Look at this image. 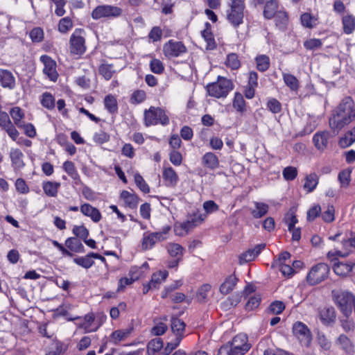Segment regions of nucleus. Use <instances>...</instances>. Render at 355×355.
<instances>
[{
    "instance_id": "f257e3e1",
    "label": "nucleus",
    "mask_w": 355,
    "mask_h": 355,
    "mask_svg": "<svg viewBox=\"0 0 355 355\" xmlns=\"http://www.w3.org/2000/svg\"><path fill=\"white\" fill-rule=\"evenodd\" d=\"M250 347L247 335L239 334L234 337L230 344L222 346L217 355H244Z\"/></svg>"
},
{
    "instance_id": "f03ea898",
    "label": "nucleus",
    "mask_w": 355,
    "mask_h": 355,
    "mask_svg": "<svg viewBox=\"0 0 355 355\" xmlns=\"http://www.w3.org/2000/svg\"><path fill=\"white\" fill-rule=\"evenodd\" d=\"M332 295L336 304L346 317L351 315L355 306V296L347 291H333Z\"/></svg>"
},
{
    "instance_id": "7ed1b4c3",
    "label": "nucleus",
    "mask_w": 355,
    "mask_h": 355,
    "mask_svg": "<svg viewBox=\"0 0 355 355\" xmlns=\"http://www.w3.org/2000/svg\"><path fill=\"white\" fill-rule=\"evenodd\" d=\"M206 88L209 96L217 98H225L234 89V84L231 80L218 76L217 80L208 84Z\"/></svg>"
},
{
    "instance_id": "20e7f679",
    "label": "nucleus",
    "mask_w": 355,
    "mask_h": 355,
    "mask_svg": "<svg viewBox=\"0 0 355 355\" xmlns=\"http://www.w3.org/2000/svg\"><path fill=\"white\" fill-rule=\"evenodd\" d=\"M244 9V0H232L230 8L227 10V19L234 28L243 23Z\"/></svg>"
},
{
    "instance_id": "39448f33",
    "label": "nucleus",
    "mask_w": 355,
    "mask_h": 355,
    "mask_svg": "<svg viewBox=\"0 0 355 355\" xmlns=\"http://www.w3.org/2000/svg\"><path fill=\"white\" fill-rule=\"evenodd\" d=\"M144 122L146 126L154 125L157 123L166 125L169 123V118L162 108L151 106L144 112Z\"/></svg>"
},
{
    "instance_id": "423d86ee",
    "label": "nucleus",
    "mask_w": 355,
    "mask_h": 355,
    "mask_svg": "<svg viewBox=\"0 0 355 355\" xmlns=\"http://www.w3.org/2000/svg\"><path fill=\"white\" fill-rule=\"evenodd\" d=\"M329 270L327 263H319L311 267L306 277V280L311 286L317 285L327 278Z\"/></svg>"
},
{
    "instance_id": "0eeeda50",
    "label": "nucleus",
    "mask_w": 355,
    "mask_h": 355,
    "mask_svg": "<svg viewBox=\"0 0 355 355\" xmlns=\"http://www.w3.org/2000/svg\"><path fill=\"white\" fill-rule=\"evenodd\" d=\"M205 218L206 214H202L198 210L194 211L192 214L188 216L187 220L182 223L180 227H175V234L179 236L187 234L193 228L200 225Z\"/></svg>"
},
{
    "instance_id": "6e6552de",
    "label": "nucleus",
    "mask_w": 355,
    "mask_h": 355,
    "mask_svg": "<svg viewBox=\"0 0 355 355\" xmlns=\"http://www.w3.org/2000/svg\"><path fill=\"white\" fill-rule=\"evenodd\" d=\"M121 8L112 5H101L96 7L92 12V17L94 19L101 18H117L122 15Z\"/></svg>"
},
{
    "instance_id": "1a4fd4ad",
    "label": "nucleus",
    "mask_w": 355,
    "mask_h": 355,
    "mask_svg": "<svg viewBox=\"0 0 355 355\" xmlns=\"http://www.w3.org/2000/svg\"><path fill=\"white\" fill-rule=\"evenodd\" d=\"M294 336L299 340L301 345L309 347L312 341V334L309 327L302 322H296L292 328Z\"/></svg>"
},
{
    "instance_id": "9d476101",
    "label": "nucleus",
    "mask_w": 355,
    "mask_h": 355,
    "mask_svg": "<svg viewBox=\"0 0 355 355\" xmlns=\"http://www.w3.org/2000/svg\"><path fill=\"white\" fill-rule=\"evenodd\" d=\"M84 31L80 28H76L70 37V52L74 55H82L86 51L85 44V38L83 37Z\"/></svg>"
},
{
    "instance_id": "9b49d317",
    "label": "nucleus",
    "mask_w": 355,
    "mask_h": 355,
    "mask_svg": "<svg viewBox=\"0 0 355 355\" xmlns=\"http://www.w3.org/2000/svg\"><path fill=\"white\" fill-rule=\"evenodd\" d=\"M163 51L166 57L175 58L185 53L187 48L181 42L171 40L164 45Z\"/></svg>"
},
{
    "instance_id": "f8f14e48",
    "label": "nucleus",
    "mask_w": 355,
    "mask_h": 355,
    "mask_svg": "<svg viewBox=\"0 0 355 355\" xmlns=\"http://www.w3.org/2000/svg\"><path fill=\"white\" fill-rule=\"evenodd\" d=\"M77 320H81V322L78 324V328L83 329L84 333H91L96 331L101 326V324H96L95 318L93 313H87L82 319L79 317L76 318ZM73 320H76L74 318Z\"/></svg>"
},
{
    "instance_id": "ddd939ff",
    "label": "nucleus",
    "mask_w": 355,
    "mask_h": 355,
    "mask_svg": "<svg viewBox=\"0 0 355 355\" xmlns=\"http://www.w3.org/2000/svg\"><path fill=\"white\" fill-rule=\"evenodd\" d=\"M352 121L350 116H345L334 112L333 116L329 119V126L336 135L343 128Z\"/></svg>"
},
{
    "instance_id": "4468645a",
    "label": "nucleus",
    "mask_w": 355,
    "mask_h": 355,
    "mask_svg": "<svg viewBox=\"0 0 355 355\" xmlns=\"http://www.w3.org/2000/svg\"><path fill=\"white\" fill-rule=\"evenodd\" d=\"M40 61L44 64V73L52 81H56L58 74L56 71L55 62L49 55H43L40 57Z\"/></svg>"
},
{
    "instance_id": "2eb2a0df",
    "label": "nucleus",
    "mask_w": 355,
    "mask_h": 355,
    "mask_svg": "<svg viewBox=\"0 0 355 355\" xmlns=\"http://www.w3.org/2000/svg\"><path fill=\"white\" fill-rule=\"evenodd\" d=\"M334 112L345 116H349L352 121L354 120L355 110L354 109L353 99L349 96L345 97Z\"/></svg>"
},
{
    "instance_id": "dca6fc26",
    "label": "nucleus",
    "mask_w": 355,
    "mask_h": 355,
    "mask_svg": "<svg viewBox=\"0 0 355 355\" xmlns=\"http://www.w3.org/2000/svg\"><path fill=\"white\" fill-rule=\"evenodd\" d=\"M266 248L265 243H260L252 249H249L239 256V263L243 264L253 261Z\"/></svg>"
},
{
    "instance_id": "f3484780",
    "label": "nucleus",
    "mask_w": 355,
    "mask_h": 355,
    "mask_svg": "<svg viewBox=\"0 0 355 355\" xmlns=\"http://www.w3.org/2000/svg\"><path fill=\"white\" fill-rule=\"evenodd\" d=\"M24 157L23 153L19 148L10 149V158L14 170H20L24 167Z\"/></svg>"
},
{
    "instance_id": "a211bd4d",
    "label": "nucleus",
    "mask_w": 355,
    "mask_h": 355,
    "mask_svg": "<svg viewBox=\"0 0 355 355\" xmlns=\"http://www.w3.org/2000/svg\"><path fill=\"white\" fill-rule=\"evenodd\" d=\"M80 210L83 215L89 217L94 223L99 222L102 218L99 210L90 204L85 203L82 205Z\"/></svg>"
},
{
    "instance_id": "6ab92c4d",
    "label": "nucleus",
    "mask_w": 355,
    "mask_h": 355,
    "mask_svg": "<svg viewBox=\"0 0 355 355\" xmlns=\"http://www.w3.org/2000/svg\"><path fill=\"white\" fill-rule=\"evenodd\" d=\"M147 353L148 355H166L162 340L157 338L150 340L147 345Z\"/></svg>"
},
{
    "instance_id": "aec40b11",
    "label": "nucleus",
    "mask_w": 355,
    "mask_h": 355,
    "mask_svg": "<svg viewBox=\"0 0 355 355\" xmlns=\"http://www.w3.org/2000/svg\"><path fill=\"white\" fill-rule=\"evenodd\" d=\"M329 137V132L327 131L315 133L313 138L315 146L318 150H323L327 147Z\"/></svg>"
},
{
    "instance_id": "412c9836",
    "label": "nucleus",
    "mask_w": 355,
    "mask_h": 355,
    "mask_svg": "<svg viewBox=\"0 0 355 355\" xmlns=\"http://www.w3.org/2000/svg\"><path fill=\"white\" fill-rule=\"evenodd\" d=\"M0 84L4 88L13 89L15 86V79L12 73L8 70L1 69Z\"/></svg>"
},
{
    "instance_id": "4be33fe9",
    "label": "nucleus",
    "mask_w": 355,
    "mask_h": 355,
    "mask_svg": "<svg viewBox=\"0 0 355 355\" xmlns=\"http://www.w3.org/2000/svg\"><path fill=\"white\" fill-rule=\"evenodd\" d=\"M320 319L325 325H329L336 320V312L333 307L324 308L320 311Z\"/></svg>"
},
{
    "instance_id": "5701e85b",
    "label": "nucleus",
    "mask_w": 355,
    "mask_h": 355,
    "mask_svg": "<svg viewBox=\"0 0 355 355\" xmlns=\"http://www.w3.org/2000/svg\"><path fill=\"white\" fill-rule=\"evenodd\" d=\"M202 164L211 170H214L219 166L218 157L211 152L206 153L202 157Z\"/></svg>"
},
{
    "instance_id": "b1692460",
    "label": "nucleus",
    "mask_w": 355,
    "mask_h": 355,
    "mask_svg": "<svg viewBox=\"0 0 355 355\" xmlns=\"http://www.w3.org/2000/svg\"><path fill=\"white\" fill-rule=\"evenodd\" d=\"M121 198L123 200L126 206L131 209L136 208L139 200V197L134 192L128 191H123L121 193Z\"/></svg>"
},
{
    "instance_id": "393cba45",
    "label": "nucleus",
    "mask_w": 355,
    "mask_h": 355,
    "mask_svg": "<svg viewBox=\"0 0 355 355\" xmlns=\"http://www.w3.org/2000/svg\"><path fill=\"white\" fill-rule=\"evenodd\" d=\"M205 29L201 32L202 36L207 42V49H214L216 48V42L211 33V26L209 22L205 24Z\"/></svg>"
},
{
    "instance_id": "a878e982",
    "label": "nucleus",
    "mask_w": 355,
    "mask_h": 355,
    "mask_svg": "<svg viewBox=\"0 0 355 355\" xmlns=\"http://www.w3.org/2000/svg\"><path fill=\"white\" fill-rule=\"evenodd\" d=\"M67 349V345L64 343L55 340L49 347L46 355H61Z\"/></svg>"
},
{
    "instance_id": "bb28decb",
    "label": "nucleus",
    "mask_w": 355,
    "mask_h": 355,
    "mask_svg": "<svg viewBox=\"0 0 355 355\" xmlns=\"http://www.w3.org/2000/svg\"><path fill=\"white\" fill-rule=\"evenodd\" d=\"M238 279L234 275H231L226 278L220 286V292L223 295L229 294L235 287Z\"/></svg>"
},
{
    "instance_id": "cd10ccee",
    "label": "nucleus",
    "mask_w": 355,
    "mask_h": 355,
    "mask_svg": "<svg viewBox=\"0 0 355 355\" xmlns=\"http://www.w3.org/2000/svg\"><path fill=\"white\" fill-rule=\"evenodd\" d=\"M163 178L168 187H175L178 182V176L172 167H168L163 171Z\"/></svg>"
},
{
    "instance_id": "c85d7f7f",
    "label": "nucleus",
    "mask_w": 355,
    "mask_h": 355,
    "mask_svg": "<svg viewBox=\"0 0 355 355\" xmlns=\"http://www.w3.org/2000/svg\"><path fill=\"white\" fill-rule=\"evenodd\" d=\"M132 327L116 330L111 334V341L116 344L122 340H125L132 331Z\"/></svg>"
},
{
    "instance_id": "c756f323",
    "label": "nucleus",
    "mask_w": 355,
    "mask_h": 355,
    "mask_svg": "<svg viewBox=\"0 0 355 355\" xmlns=\"http://www.w3.org/2000/svg\"><path fill=\"white\" fill-rule=\"evenodd\" d=\"M65 245L71 251L78 253L85 252V248L80 241L76 237H70L65 241Z\"/></svg>"
},
{
    "instance_id": "7c9ffc66",
    "label": "nucleus",
    "mask_w": 355,
    "mask_h": 355,
    "mask_svg": "<svg viewBox=\"0 0 355 355\" xmlns=\"http://www.w3.org/2000/svg\"><path fill=\"white\" fill-rule=\"evenodd\" d=\"M62 168L64 171L76 181V184L81 183L80 175L76 169L74 164L71 161L64 162Z\"/></svg>"
},
{
    "instance_id": "2f4dec72",
    "label": "nucleus",
    "mask_w": 355,
    "mask_h": 355,
    "mask_svg": "<svg viewBox=\"0 0 355 355\" xmlns=\"http://www.w3.org/2000/svg\"><path fill=\"white\" fill-rule=\"evenodd\" d=\"M278 8V3L276 0H270L266 3L263 16L268 19H272L277 14Z\"/></svg>"
},
{
    "instance_id": "473e14b6",
    "label": "nucleus",
    "mask_w": 355,
    "mask_h": 355,
    "mask_svg": "<svg viewBox=\"0 0 355 355\" xmlns=\"http://www.w3.org/2000/svg\"><path fill=\"white\" fill-rule=\"evenodd\" d=\"M60 187V182L47 181L42 184L44 193L50 197H55Z\"/></svg>"
},
{
    "instance_id": "72a5a7b5",
    "label": "nucleus",
    "mask_w": 355,
    "mask_h": 355,
    "mask_svg": "<svg viewBox=\"0 0 355 355\" xmlns=\"http://www.w3.org/2000/svg\"><path fill=\"white\" fill-rule=\"evenodd\" d=\"M168 272L166 270H160L153 273L150 282L148 283L153 288H157L168 277Z\"/></svg>"
},
{
    "instance_id": "f704fd0d",
    "label": "nucleus",
    "mask_w": 355,
    "mask_h": 355,
    "mask_svg": "<svg viewBox=\"0 0 355 355\" xmlns=\"http://www.w3.org/2000/svg\"><path fill=\"white\" fill-rule=\"evenodd\" d=\"M166 249L171 257L182 259L184 248L182 245L175 243H170L166 245Z\"/></svg>"
},
{
    "instance_id": "c9c22d12",
    "label": "nucleus",
    "mask_w": 355,
    "mask_h": 355,
    "mask_svg": "<svg viewBox=\"0 0 355 355\" xmlns=\"http://www.w3.org/2000/svg\"><path fill=\"white\" fill-rule=\"evenodd\" d=\"M355 142V127L347 131L345 135L340 138L339 146L341 148H347Z\"/></svg>"
},
{
    "instance_id": "e433bc0d",
    "label": "nucleus",
    "mask_w": 355,
    "mask_h": 355,
    "mask_svg": "<svg viewBox=\"0 0 355 355\" xmlns=\"http://www.w3.org/2000/svg\"><path fill=\"white\" fill-rule=\"evenodd\" d=\"M333 270L337 275L346 276L352 271V266L347 263L337 262L334 264Z\"/></svg>"
},
{
    "instance_id": "4c0bfd02",
    "label": "nucleus",
    "mask_w": 355,
    "mask_h": 355,
    "mask_svg": "<svg viewBox=\"0 0 355 355\" xmlns=\"http://www.w3.org/2000/svg\"><path fill=\"white\" fill-rule=\"evenodd\" d=\"M254 209L251 210V214L255 218H259L265 216L268 211V205L263 202H254Z\"/></svg>"
},
{
    "instance_id": "58836bf2",
    "label": "nucleus",
    "mask_w": 355,
    "mask_h": 355,
    "mask_svg": "<svg viewBox=\"0 0 355 355\" xmlns=\"http://www.w3.org/2000/svg\"><path fill=\"white\" fill-rule=\"evenodd\" d=\"M104 105L106 110L110 114L116 113L118 111V104L116 98L111 95H107L104 98Z\"/></svg>"
},
{
    "instance_id": "ea45409f",
    "label": "nucleus",
    "mask_w": 355,
    "mask_h": 355,
    "mask_svg": "<svg viewBox=\"0 0 355 355\" xmlns=\"http://www.w3.org/2000/svg\"><path fill=\"white\" fill-rule=\"evenodd\" d=\"M10 114L18 128H21L24 121L21 119L24 117L23 110L19 107H15L10 110Z\"/></svg>"
},
{
    "instance_id": "a19ab883",
    "label": "nucleus",
    "mask_w": 355,
    "mask_h": 355,
    "mask_svg": "<svg viewBox=\"0 0 355 355\" xmlns=\"http://www.w3.org/2000/svg\"><path fill=\"white\" fill-rule=\"evenodd\" d=\"M343 30L346 34H351L355 30V17L347 15L343 18Z\"/></svg>"
},
{
    "instance_id": "79ce46f5",
    "label": "nucleus",
    "mask_w": 355,
    "mask_h": 355,
    "mask_svg": "<svg viewBox=\"0 0 355 355\" xmlns=\"http://www.w3.org/2000/svg\"><path fill=\"white\" fill-rule=\"evenodd\" d=\"M92 259L93 257L90 255L89 252L85 257H79L74 258L73 262L84 268L88 269L91 268L94 263V261H93Z\"/></svg>"
},
{
    "instance_id": "37998d69",
    "label": "nucleus",
    "mask_w": 355,
    "mask_h": 355,
    "mask_svg": "<svg viewBox=\"0 0 355 355\" xmlns=\"http://www.w3.org/2000/svg\"><path fill=\"white\" fill-rule=\"evenodd\" d=\"M283 80L287 87L293 91H297L299 88V81L295 76L291 73H284Z\"/></svg>"
},
{
    "instance_id": "c03bdc74",
    "label": "nucleus",
    "mask_w": 355,
    "mask_h": 355,
    "mask_svg": "<svg viewBox=\"0 0 355 355\" xmlns=\"http://www.w3.org/2000/svg\"><path fill=\"white\" fill-rule=\"evenodd\" d=\"M185 328V323L178 318H172L171 319V330L177 336H182Z\"/></svg>"
},
{
    "instance_id": "a18cd8bd",
    "label": "nucleus",
    "mask_w": 355,
    "mask_h": 355,
    "mask_svg": "<svg viewBox=\"0 0 355 355\" xmlns=\"http://www.w3.org/2000/svg\"><path fill=\"white\" fill-rule=\"evenodd\" d=\"M318 184V177L315 173H311L305 178L304 188L308 192H312Z\"/></svg>"
},
{
    "instance_id": "49530a36",
    "label": "nucleus",
    "mask_w": 355,
    "mask_h": 355,
    "mask_svg": "<svg viewBox=\"0 0 355 355\" xmlns=\"http://www.w3.org/2000/svg\"><path fill=\"white\" fill-rule=\"evenodd\" d=\"M257 69L260 71H266L270 67V58L266 55H259L255 58Z\"/></svg>"
},
{
    "instance_id": "de8ad7c7",
    "label": "nucleus",
    "mask_w": 355,
    "mask_h": 355,
    "mask_svg": "<svg viewBox=\"0 0 355 355\" xmlns=\"http://www.w3.org/2000/svg\"><path fill=\"white\" fill-rule=\"evenodd\" d=\"M232 105L237 112L243 113L245 111V102L243 95L241 93L236 92L234 94Z\"/></svg>"
},
{
    "instance_id": "09e8293b",
    "label": "nucleus",
    "mask_w": 355,
    "mask_h": 355,
    "mask_svg": "<svg viewBox=\"0 0 355 355\" xmlns=\"http://www.w3.org/2000/svg\"><path fill=\"white\" fill-rule=\"evenodd\" d=\"M337 344L347 353H351L353 351V345L351 340L344 334H341L338 337Z\"/></svg>"
},
{
    "instance_id": "8fccbe9b",
    "label": "nucleus",
    "mask_w": 355,
    "mask_h": 355,
    "mask_svg": "<svg viewBox=\"0 0 355 355\" xmlns=\"http://www.w3.org/2000/svg\"><path fill=\"white\" fill-rule=\"evenodd\" d=\"M98 72L105 80H108L112 78L115 70L112 64H102L98 68Z\"/></svg>"
},
{
    "instance_id": "3c124183",
    "label": "nucleus",
    "mask_w": 355,
    "mask_h": 355,
    "mask_svg": "<svg viewBox=\"0 0 355 355\" xmlns=\"http://www.w3.org/2000/svg\"><path fill=\"white\" fill-rule=\"evenodd\" d=\"M40 101L42 106L48 110H52L55 107V98L49 92H44L42 95Z\"/></svg>"
},
{
    "instance_id": "603ef678",
    "label": "nucleus",
    "mask_w": 355,
    "mask_h": 355,
    "mask_svg": "<svg viewBox=\"0 0 355 355\" xmlns=\"http://www.w3.org/2000/svg\"><path fill=\"white\" fill-rule=\"evenodd\" d=\"M275 19V24L280 29L284 30L286 28L288 23V16L284 11H279L273 17Z\"/></svg>"
},
{
    "instance_id": "864d4df0",
    "label": "nucleus",
    "mask_w": 355,
    "mask_h": 355,
    "mask_svg": "<svg viewBox=\"0 0 355 355\" xmlns=\"http://www.w3.org/2000/svg\"><path fill=\"white\" fill-rule=\"evenodd\" d=\"M301 21L304 26L311 28L318 24V19L309 13H304L301 16Z\"/></svg>"
},
{
    "instance_id": "5fc2aeb1",
    "label": "nucleus",
    "mask_w": 355,
    "mask_h": 355,
    "mask_svg": "<svg viewBox=\"0 0 355 355\" xmlns=\"http://www.w3.org/2000/svg\"><path fill=\"white\" fill-rule=\"evenodd\" d=\"M134 180L137 187L144 193L150 192V187L139 173H135Z\"/></svg>"
},
{
    "instance_id": "6e6d98bb",
    "label": "nucleus",
    "mask_w": 355,
    "mask_h": 355,
    "mask_svg": "<svg viewBox=\"0 0 355 355\" xmlns=\"http://www.w3.org/2000/svg\"><path fill=\"white\" fill-rule=\"evenodd\" d=\"M155 243L156 239H155V236H153L152 233L144 234L141 243V246L144 250H148L152 248L155 244Z\"/></svg>"
},
{
    "instance_id": "4d7b16f0",
    "label": "nucleus",
    "mask_w": 355,
    "mask_h": 355,
    "mask_svg": "<svg viewBox=\"0 0 355 355\" xmlns=\"http://www.w3.org/2000/svg\"><path fill=\"white\" fill-rule=\"evenodd\" d=\"M225 64L227 67L233 70L238 69L241 65L238 56L235 53H230L227 56Z\"/></svg>"
},
{
    "instance_id": "13d9d810",
    "label": "nucleus",
    "mask_w": 355,
    "mask_h": 355,
    "mask_svg": "<svg viewBox=\"0 0 355 355\" xmlns=\"http://www.w3.org/2000/svg\"><path fill=\"white\" fill-rule=\"evenodd\" d=\"M146 98V92L143 90H136L135 91L130 97V103L132 104H139L145 101Z\"/></svg>"
},
{
    "instance_id": "bf43d9fd",
    "label": "nucleus",
    "mask_w": 355,
    "mask_h": 355,
    "mask_svg": "<svg viewBox=\"0 0 355 355\" xmlns=\"http://www.w3.org/2000/svg\"><path fill=\"white\" fill-rule=\"evenodd\" d=\"M73 26V23L69 17H64L61 19L58 24V30L60 33H67Z\"/></svg>"
},
{
    "instance_id": "052dcab7",
    "label": "nucleus",
    "mask_w": 355,
    "mask_h": 355,
    "mask_svg": "<svg viewBox=\"0 0 355 355\" xmlns=\"http://www.w3.org/2000/svg\"><path fill=\"white\" fill-rule=\"evenodd\" d=\"M72 232L76 237L83 240L87 239L89 236V231L84 225H75Z\"/></svg>"
},
{
    "instance_id": "680f3d73",
    "label": "nucleus",
    "mask_w": 355,
    "mask_h": 355,
    "mask_svg": "<svg viewBox=\"0 0 355 355\" xmlns=\"http://www.w3.org/2000/svg\"><path fill=\"white\" fill-rule=\"evenodd\" d=\"M267 108L272 113L277 114L282 111V105L276 98H271L267 102Z\"/></svg>"
},
{
    "instance_id": "e2e57ef3",
    "label": "nucleus",
    "mask_w": 355,
    "mask_h": 355,
    "mask_svg": "<svg viewBox=\"0 0 355 355\" xmlns=\"http://www.w3.org/2000/svg\"><path fill=\"white\" fill-rule=\"evenodd\" d=\"M322 45V42L320 39L311 38L304 42V46L308 50H316L320 49Z\"/></svg>"
},
{
    "instance_id": "0e129e2a",
    "label": "nucleus",
    "mask_w": 355,
    "mask_h": 355,
    "mask_svg": "<svg viewBox=\"0 0 355 355\" xmlns=\"http://www.w3.org/2000/svg\"><path fill=\"white\" fill-rule=\"evenodd\" d=\"M150 70L157 74H161L164 69V65L162 62L158 59H153L150 62Z\"/></svg>"
},
{
    "instance_id": "69168bd1",
    "label": "nucleus",
    "mask_w": 355,
    "mask_h": 355,
    "mask_svg": "<svg viewBox=\"0 0 355 355\" xmlns=\"http://www.w3.org/2000/svg\"><path fill=\"white\" fill-rule=\"evenodd\" d=\"M335 209L333 205H329L327 207V209L322 214V219L327 223L332 222L334 217Z\"/></svg>"
},
{
    "instance_id": "338daca9",
    "label": "nucleus",
    "mask_w": 355,
    "mask_h": 355,
    "mask_svg": "<svg viewBox=\"0 0 355 355\" xmlns=\"http://www.w3.org/2000/svg\"><path fill=\"white\" fill-rule=\"evenodd\" d=\"M338 180L342 187H347L350 182V171H342L338 174Z\"/></svg>"
},
{
    "instance_id": "774afa93",
    "label": "nucleus",
    "mask_w": 355,
    "mask_h": 355,
    "mask_svg": "<svg viewBox=\"0 0 355 355\" xmlns=\"http://www.w3.org/2000/svg\"><path fill=\"white\" fill-rule=\"evenodd\" d=\"M283 176L286 180H294L297 175V170L296 168L293 166H287L283 170Z\"/></svg>"
}]
</instances>
